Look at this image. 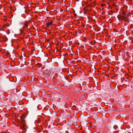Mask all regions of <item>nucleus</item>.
I'll list each match as a JSON object with an SVG mask.
<instances>
[{"mask_svg":"<svg viewBox=\"0 0 133 133\" xmlns=\"http://www.w3.org/2000/svg\"><path fill=\"white\" fill-rule=\"evenodd\" d=\"M117 18L119 21H125L127 20V17L126 16H122L119 15L117 16Z\"/></svg>","mask_w":133,"mask_h":133,"instance_id":"nucleus-1","label":"nucleus"},{"mask_svg":"<svg viewBox=\"0 0 133 133\" xmlns=\"http://www.w3.org/2000/svg\"><path fill=\"white\" fill-rule=\"evenodd\" d=\"M30 23V21H25L24 24L23 28H27L28 27V25Z\"/></svg>","mask_w":133,"mask_h":133,"instance_id":"nucleus-2","label":"nucleus"},{"mask_svg":"<svg viewBox=\"0 0 133 133\" xmlns=\"http://www.w3.org/2000/svg\"><path fill=\"white\" fill-rule=\"evenodd\" d=\"M2 40L3 42H5L7 41L8 38L6 37H4L2 38Z\"/></svg>","mask_w":133,"mask_h":133,"instance_id":"nucleus-3","label":"nucleus"},{"mask_svg":"<svg viewBox=\"0 0 133 133\" xmlns=\"http://www.w3.org/2000/svg\"><path fill=\"white\" fill-rule=\"evenodd\" d=\"M25 124L24 123H22V125L20 127L21 129H24L25 128Z\"/></svg>","mask_w":133,"mask_h":133,"instance_id":"nucleus-4","label":"nucleus"},{"mask_svg":"<svg viewBox=\"0 0 133 133\" xmlns=\"http://www.w3.org/2000/svg\"><path fill=\"white\" fill-rule=\"evenodd\" d=\"M53 22L52 21L49 22L48 23H47V25L49 26L50 25H52V24Z\"/></svg>","mask_w":133,"mask_h":133,"instance_id":"nucleus-5","label":"nucleus"},{"mask_svg":"<svg viewBox=\"0 0 133 133\" xmlns=\"http://www.w3.org/2000/svg\"><path fill=\"white\" fill-rule=\"evenodd\" d=\"M42 65V64L41 63H38L37 64V66L39 67H40Z\"/></svg>","mask_w":133,"mask_h":133,"instance_id":"nucleus-6","label":"nucleus"},{"mask_svg":"<svg viewBox=\"0 0 133 133\" xmlns=\"http://www.w3.org/2000/svg\"><path fill=\"white\" fill-rule=\"evenodd\" d=\"M22 123H25V121L24 119H22Z\"/></svg>","mask_w":133,"mask_h":133,"instance_id":"nucleus-7","label":"nucleus"},{"mask_svg":"<svg viewBox=\"0 0 133 133\" xmlns=\"http://www.w3.org/2000/svg\"><path fill=\"white\" fill-rule=\"evenodd\" d=\"M20 34H21L23 32V31L22 29H20Z\"/></svg>","mask_w":133,"mask_h":133,"instance_id":"nucleus-8","label":"nucleus"},{"mask_svg":"<svg viewBox=\"0 0 133 133\" xmlns=\"http://www.w3.org/2000/svg\"><path fill=\"white\" fill-rule=\"evenodd\" d=\"M123 14L124 15V16H126V13L124 12H123Z\"/></svg>","mask_w":133,"mask_h":133,"instance_id":"nucleus-9","label":"nucleus"},{"mask_svg":"<svg viewBox=\"0 0 133 133\" xmlns=\"http://www.w3.org/2000/svg\"><path fill=\"white\" fill-rule=\"evenodd\" d=\"M57 83L58 84H60V83L59 82H57Z\"/></svg>","mask_w":133,"mask_h":133,"instance_id":"nucleus-10","label":"nucleus"},{"mask_svg":"<svg viewBox=\"0 0 133 133\" xmlns=\"http://www.w3.org/2000/svg\"><path fill=\"white\" fill-rule=\"evenodd\" d=\"M129 38L131 40V38H132V37H129Z\"/></svg>","mask_w":133,"mask_h":133,"instance_id":"nucleus-11","label":"nucleus"},{"mask_svg":"<svg viewBox=\"0 0 133 133\" xmlns=\"http://www.w3.org/2000/svg\"><path fill=\"white\" fill-rule=\"evenodd\" d=\"M104 5V4H102V6H103Z\"/></svg>","mask_w":133,"mask_h":133,"instance_id":"nucleus-12","label":"nucleus"},{"mask_svg":"<svg viewBox=\"0 0 133 133\" xmlns=\"http://www.w3.org/2000/svg\"><path fill=\"white\" fill-rule=\"evenodd\" d=\"M72 107H76L75 106H72Z\"/></svg>","mask_w":133,"mask_h":133,"instance_id":"nucleus-13","label":"nucleus"}]
</instances>
